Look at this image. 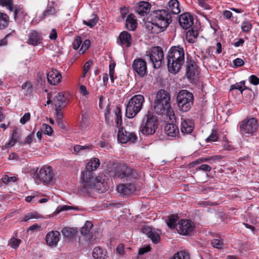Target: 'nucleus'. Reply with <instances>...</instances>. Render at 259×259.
<instances>
[{
  "mask_svg": "<svg viewBox=\"0 0 259 259\" xmlns=\"http://www.w3.org/2000/svg\"><path fill=\"white\" fill-rule=\"evenodd\" d=\"M153 109L156 113L159 115H165L171 119V116H174V112L171 106H164L163 103L155 101L153 105Z\"/></svg>",
  "mask_w": 259,
  "mask_h": 259,
  "instance_id": "obj_12",
  "label": "nucleus"
},
{
  "mask_svg": "<svg viewBox=\"0 0 259 259\" xmlns=\"http://www.w3.org/2000/svg\"><path fill=\"white\" fill-rule=\"evenodd\" d=\"M177 101L179 110L182 112H187L193 105V94L186 90H181L177 95Z\"/></svg>",
  "mask_w": 259,
  "mask_h": 259,
  "instance_id": "obj_4",
  "label": "nucleus"
},
{
  "mask_svg": "<svg viewBox=\"0 0 259 259\" xmlns=\"http://www.w3.org/2000/svg\"><path fill=\"white\" fill-rule=\"evenodd\" d=\"M138 25L137 20L133 14H129L126 18L125 26L127 29L131 31L135 30Z\"/></svg>",
  "mask_w": 259,
  "mask_h": 259,
  "instance_id": "obj_30",
  "label": "nucleus"
},
{
  "mask_svg": "<svg viewBox=\"0 0 259 259\" xmlns=\"http://www.w3.org/2000/svg\"><path fill=\"white\" fill-rule=\"evenodd\" d=\"M43 36L40 31L36 30H30L27 34L26 43L34 47L42 46L43 43Z\"/></svg>",
  "mask_w": 259,
  "mask_h": 259,
  "instance_id": "obj_13",
  "label": "nucleus"
},
{
  "mask_svg": "<svg viewBox=\"0 0 259 259\" xmlns=\"http://www.w3.org/2000/svg\"><path fill=\"white\" fill-rule=\"evenodd\" d=\"M171 16L167 10L154 11L151 14V21L146 24L147 28L151 33L163 32L171 22Z\"/></svg>",
  "mask_w": 259,
  "mask_h": 259,
  "instance_id": "obj_1",
  "label": "nucleus"
},
{
  "mask_svg": "<svg viewBox=\"0 0 259 259\" xmlns=\"http://www.w3.org/2000/svg\"><path fill=\"white\" fill-rule=\"evenodd\" d=\"M56 13L57 11L54 7L52 6H48L43 13V16L46 17L50 16H54L56 14Z\"/></svg>",
  "mask_w": 259,
  "mask_h": 259,
  "instance_id": "obj_48",
  "label": "nucleus"
},
{
  "mask_svg": "<svg viewBox=\"0 0 259 259\" xmlns=\"http://www.w3.org/2000/svg\"><path fill=\"white\" fill-rule=\"evenodd\" d=\"M21 242L20 239L13 237L10 240L9 244L12 248L16 249L19 247Z\"/></svg>",
  "mask_w": 259,
  "mask_h": 259,
  "instance_id": "obj_51",
  "label": "nucleus"
},
{
  "mask_svg": "<svg viewBox=\"0 0 259 259\" xmlns=\"http://www.w3.org/2000/svg\"><path fill=\"white\" fill-rule=\"evenodd\" d=\"M20 137L18 133V130L15 127L12 131V133L11 136V140L10 141L5 144L6 148H9L13 146L16 143L18 142L19 139Z\"/></svg>",
  "mask_w": 259,
  "mask_h": 259,
  "instance_id": "obj_31",
  "label": "nucleus"
},
{
  "mask_svg": "<svg viewBox=\"0 0 259 259\" xmlns=\"http://www.w3.org/2000/svg\"><path fill=\"white\" fill-rule=\"evenodd\" d=\"M158 123L157 117L149 112L143 119L140 131L143 135H153L157 128Z\"/></svg>",
  "mask_w": 259,
  "mask_h": 259,
  "instance_id": "obj_5",
  "label": "nucleus"
},
{
  "mask_svg": "<svg viewBox=\"0 0 259 259\" xmlns=\"http://www.w3.org/2000/svg\"><path fill=\"white\" fill-rule=\"evenodd\" d=\"M32 175L38 183H42L44 184H48L52 182L55 176L52 167L50 166H44L39 170L38 168L35 170L33 169Z\"/></svg>",
  "mask_w": 259,
  "mask_h": 259,
  "instance_id": "obj_6",
  "label": "nucleus"
},
{
  "mask_svg": "<svg viewBox=\"0 0 259 259\" xmlns=\"http://www.w3.org/2000/svg\"><path fill=\"white\" fill-rule=\"evenodd\" d=\"M93 224L92 222L87 221L84 226L81 228L80 232L82 235L85 236L89 233L90 230L93 228Z\"/></svg>",
  "mask_w": 259,
  "mask_h": 259,
  "instance_id": "obj_45",
  "label": "nucleus"
},
{
  "mask_svg": "<svg viewBox=\"0 0 259 259\" xmlns=\"http://www.w3.org/2000/svg\"><path fill=\"white\" fill-rule=\"evenodd\" d=\"M252 28V26L248 21H244L241 24V29L245 32H249Z\"/></svg>",
  "mask_w": 259,
  "mask_h": 259,
  "instance_id": "obj_52",
  "label": "nucleus"
},
{
  "mask_svg": "<svg viewBox=\"0 0 259 259\" xmlns=\"http://www.w3.org/2000/svg\"><path fill=\"white\" fill-rule=\"evenodd\" d=\"M132 40L131 34L126 31H123L120 33L117 42L122 47L128 48L131 46Z\"/></svg>",
  "mask_w": 259,
  "mask_h": 259,
  "instance_id": "obj_22",
  "label": "nucleus"
},
{
  "mask_svg": "<svg viewBox=\"0 0 259 259\" xmlns=\"http://www.w3.org/2000/svg\"><path fill=\"white\" fill-rule=\"evenodd\" d=\"M98 20V15L96 14H93L91 18L88 20H83V23L90 28H92L97 24Z\"/></svg>",
  "mask_w": 259,
  "mask_h": 259,
  "instance_id": "obj_40",
  "label": "nucleus"
},
{
  "mask_svg": "<svg viewBox=\"0 0 259 259\" xmlns=\"http://www.w3.org/2000/svg\"><path fill=\"white\" fill-rule=\"evenodd\" d=\"M47 74H45L43 72L39 71L37 74L36 81L38 84L41 86L45 85L46 83V78Z\"/></svg>",
  "mask_w": 259,
  "mask_h": 259,
  "instance_id": "obj_46",
  "label": "nucleus"
},
{
  "mask_svg": "<svg viewBox=\"0 0 259 259\" xmlns=\"http://www.w3.org/2000/svg\"><path fill=\"white\" fill-rule=\"evenodd\" d=\"M178 221V217L177 215H171L169 217L168 222H167V225L170 229H177V226L178 225V223L177 224V222Z\"/></svg>",
  "mask_w": 259,
  "mask_h": 259,
  "instance_id": "obj_42",
  "label": "nucleus"
},
{
  "mask_svg": "<svg viewBox=\"0 0 259 259\" xmlns=\"http://www.w3.org/2000/svg\"><path fill=\"white\" fill-rule=\"evenodd\" d=\"M167 66L168 71L174 74L181 69L185 61V52L183 47H172L167 55Z\"/></svg>",
  "mask_w": 259,
  "mask_h": 259,
  "instance_id": "obj_2",
  "label": "nucleus"
},
{
  "mask_svg": "<svg viewBox=\"0 0 259 259\" xmlns=\"http://www.w3.org/2000/svg\"><path fill=\"white\" fill-rule=\"evenodd\" d=\"M212 246L215 248L222 249L224 248V244L223 239L219 237V238L213 239L211 241Z\"/></svg>",
  "mask_w": 259,
  "mask_h": 259,
  "instance_id": "obj_43",
  "label": "nucleus"
},
{
  "mask_svg": "<svg viewBox=\"0 0 259 259\" xmlns=\"http://www.w3.org/2000/svg\"><path fill=\"white\" fill-rule=\"evenodd\" d=\"M41 131L46 135L50 136L53 132L52 127L49 124L43 123L41 126Z\"/></svg>",
  "mask_w": 259,
  "mask_h": 259,
  "instance_id": "obj_49",
  "label": "nucleus"
},
{
  "mask_svg": "<svg viewBox=\"0 0 259 259\" xmlns=\"http://www.w3.org/2000/svg\"><path fill=\"white\" fill-rule=\"evenodd\" d=\"M114 177L123 181L137 179L138 174L134 169L130 168L125 164H118L114 170Z\"/></svg>",
  "mask_w": 259,
  "mask_h": 259,
  "instance_id": "obj_7",
  "label": "nucleus"
},
{
  "mask_svg": "<svg viewBox=\"0 0 259 259\" xmlns=\"http://www.w3.org/2000/svg\"><path fill=\"white\" fill-rule=\"evenodd\" d=\"M63 235L68 238H72L76 234V231L73 228H65L62 230Z\"/></svg>",
  "mask_w": 259,
  "mask_h": 259,
  "instance_id": "obj_44",
  "label": "nucleus"
},
{
  "mask_svg": "<svg viewBox=\"0 0 259 259\" xmlns=\"http://www.w3.org/2000/svg\"><path fill=\"white\" fill-rule=\"evenodd\" d=\"M17 180V178L16 177H8L7 175H5L2 178V181L3 183L7 184L11 182H15Z\"/></svg>",
  "mask_w": 259,
  "mask_h": 259,
  "instance_id": "obj_54",
  "label": "nucleus"
},
{
  "mask_svg": "<svg viewBox=\"0 0 259 259\" xmlns=\"http://www.w3.org/2000/svg\"><path fill=\"white\" fill-rule=\"evenodd\" d=\"M48 82L53 85H56L61 81L62 75L57 69H52L47 73Z\"/></svg>",
  "mask_w": 259,
  "mask_h": 259,
  "instance_id": "obj_21",
  "label": "nucleus"
},
{
  "mask_svg": "<svg viewBox=\"0 0 259 259\" xmlns=\"http://www.w3.org/2000/svg\"><path fill=\"white\" fill-rule=\"evenodd\" d=\"M40 218V214H39L36 211H33L28 213L27 214H26L25 217L23 218V221L24 222H27L30 219H37Z\"/></svg>",
  "mask_w": 259,
  "mask_h": 259,
  "instance_id": "obj_47",
  "label": "nucleus"
},
{
  "mask_svg": "<svg viewBox=\"0 0 259 259\" xmlns=\"http://www.w3.org/2000/svg\"><path fill=\"white\" fill-rule=\"evenodd\" d=\"M30 113L29 112H27L25 113L22 117L20 118V122L22 124H25L27 121H29L30 119Z\"/></svg>",
  "mask_w": 259,
  "mask_h": 259,
  "instance_id": "obj_58",
  "label": "nucleus"
},
{
  "mask_svg": "<svg viewBox=\"0 0 259 259\" xmlns=\"http://www.w3.org/2000/svg\"><path fill=\"white\" fill-rule=\"evenodd\" d=\"M194 224L189 220H181L178 223L177 230L180 234L190 235L194 231Z\"/></svg>",
  "mask_w": 259,
  "mask_h": 259,
  "instance_id": "obj_15",
  "label": "nucleus"
},
{
  "mask_svg": "<svg viewBox=\"0 0 259 259\" xmlns=\"http://www.w3.org/2000/svg\"><path fill=\"white\" fill-rule=\"evenodd\" d=\"M93 145H88L84 146H81L79 145H76L73 147V153L78 154L81 153L83 151H87L91 150L93 148Z\"/></svg>",
  "mask_w": 259,
  "mask_h": 259,
  "instance_id": "obj_41",
  "label": "nucleus"
},
{
  "mask_svg": "<svg viewBox=\"0 0 259 259\" xmlns=\"http://www.w3.org/2000/svg\"><path fill=\"white\" fill-rule=\"evenodd\" d=\"M145 102L144 97L140 94L132 97L126 106L125 116L132 118L136 116L143 108Z\"/></svg>",
  "mask_w": 259,
  "mask_h": 259,
  "instance_id": "obj_3",
  "label": "nucleus"
},
{
  "mask_svg": "<svg viewBox=\"0 0 259 259\" xmlns=\"http://www.w3.org/2000/svg\"><path fill=\"white\" fill-rule=\"evenodd\" d=\"M222 159V156L221 155H213L208 156L205 158H201L196 161V163H199L200 162H208L210 164L215 163L218 161H220Z\"/></svg>",
  "mask_w": 259,
  "mask_h": 259,
  "instance_id": "obj_38",
  "label": "nucleus"
},
{
  "mask_svg": "<svg viewBox=\"0 0 259 259\" xmlns=\"http://www.w3.org/2000/svg\"><path fill=\"white\" fill-rule=\"evenodd\" d=\"M257 127V121L254 118L247 120H244L240 125V131L242 133L251 135L256 131Z\"/></svg>",
  "mask_w": 259,
  "mask_h": 259,
  "instance_id": "obj_14",
  "label": "nucleus"
},
{
  "mask_svg": "<svg viewBox=\"0 0 259 259\" xmlns=\"http://www.w3.org/2000/svg\"><path fill=\"white\" fill-rule=\"evenodd\" d=\"M132 68L140 76H144L147 73V63L142 58L134 60L132 64Z\"/></svg>",
  "mask_w": 259,
  "mask_h": 259,
  "instance_id": "obj_17",
  "label": "nucleus"
},
{
  "mask_svg": "<svg viewBox=\"0 0 259 259\" xmlns=\"http://www.w3.org/2000/svg\"><path fill=\"white\" fill-rule=\"evenodd\" d=\"M194 128L193 121L189 118H182L181 124V132L184 134H191Z\"/></svg>",
  "mask_w": 259,
  "mask_h": 259,
  "instance_id": "obj_26",
  "label": "nucleus"
},
{
  "mask_svg": "<svg viewBox=\"0 0 259 259\" xmlns=\"http://www.w3.org/2000/svg\"><path fill=\"white\" fill-rule=\"evenodd\" d=\"M198 169L205 172H209L211 170V167L207 164H202L198 167Z\"/></svg>",
  "mask_w": 259,
  "mask_h": 259,
  "instance_id": "obj_61",
  "label": "nucleus"
},
{
  "mask_svg": "<svg viewBox=\"0 0 259 259\" xmlns=\"http://www.w3.org/2000/svg\"><path fill=\"white\" fill-rule=\"evenodd\" d=\"M147 56L150 59V62L154 68H159L163 62L164 53L160 47H153L147 54Z\"/></svg>",
  "mask_w": 259,
  "mask_h": 259,
  "instance_id": "obj_8",
  "label": "nucleus"
},
{
  "mask_svg": "<svg viewBox=\"0 0 259 259\" xmlns=\"http://www.w3.org/2000/svg\"><path fill=\"white\" fill-rule=\"evenodd\" d=\"M27 13L25 12L22 8L20 6H15V12L14 14V19L15 21H19L21 19L23 18Z\"/></svg>",
  "mask_w": 259,
  "mask_h": 259,
  "instance_id": "obj_37",
  "label": "nucleus"
},
{
  "mask_svg": "<svg viewBox=\"0 0 259 259\" xmlns=\"http://www.w3.org/2000/svg\"><path fill=\"white\" fill-rule=\"evenodd\" d=\"M170 95L169 93L164 90H160L157 93L155 101L163 103L164 106H167L171 105Z\"/></svg>",
  "mask_w": 259,
  "mask_h": 259,
  "instance_id": "obj_25",
  "label": "nucleus"
},
{
  "mask_svg": "<svg viewBox=\"0 0 259 259\" xmlns=\"http://www.w3.org/2000/svg\"><path fill=\"white\" fill-rule=\"evenodd\" d=\"M60 234L58 231H52L47 234L46 240L50 246H55L59 241Z\"/></svg>",
  "mask_w": 259,
  "mask_h": 259,
  "instance_id": "obj_28",
  "label": "nucleus"
},
{
  "mask_svg": "<svg viewBox=\"0 0 259 259\" xmlns=\"http://www.w3.org/2000/svg\"><path fill=\"white\" fill-rule=\"evenodd\" d=\"M168 5V10L172 14H178L180 13V4L178 0H170Z\"/></svg>",
  "mask_w": 259,
  "mask_h": 259,
  "instance_id": "obj_33",
  "label": "nucleus"
},
{
  "mask_svg": "<svg viewBox=\"0 0 259 259\" xmlns=\"http://www.w3.org/2000/svg\"><path fill=\"white\" fill-rule=\"evenodd\" d=\"M234 64L237 67H240L244 65V61L240 58H236L233 61Z\"/></svg>",
  "mask_w": 259,
  "mask_h": 259,
  "instance_id": "obj_62",
  "label": "nucleus"
},
{
  "mask_svg": "<svg viewBox=\"0 0 259 259\" xmlns=\"http://www.w3.org/2000/svg\"><path fill=\"white\" fill-rule=\"evenodd\" d=\"M250 82L253 85L259 84V78L255 75H251L249 77Z\"/></svg>",
  "mask_w": 259,
  "mask_h": 259,
  "instance_id": "obj_60",
  "label": "nucleus"
},
{
  "mask_svg": "<svg viewBox=\"0 0 259 259\" xmlns=\"http://www.w3.org/2000/svg\"><path fill=\"white\" fill-rule=\"evenodd\" d=\"M100 165V161L98 158L94 157L91 158L87 163L85 169L82 172L81 175L94 178L93 171L97 169Z\"/></svg>",
  "mask_w": 259,
  "mask_h": 259,
  "instance_id": "obj_18",
  "label": "nucleus"
},
{
  "mask_svg": "<svg viewBox=\"0 0 259 259\" xmlns=\"http://www.w3.org/2000/svg\"><path fill=\"white\" fill-rule=\"evenodd\" d=\"M198 32L195 27H192L191 29L186 32V39L190 43H194L196 39L198 37Z\"/></svg>",
  "mask_w": 259,
  "mask_h": 259,
  "instance_id": "obj_35",
  "label": "nucleus"
},
{
  "mask_svg": "<svg viewBox=\"0 0 259 259\" xmlns=\"http://www.w3.org/2000/svg\"><path fill=\"white\" fill-rule=\"evenodd\" d=\"M58 37L57 32L55 29H52L49 35V38L51 40H56Z\"/></svg>",
  "mask_w": 259,
  "mask_h": 259,
  "instance_id": "obj_63",
  "label": "nucleus"
},
{
  "mask_svg": "<svg viewBox=\"0 0 259 259\" xmlns=\"http://www.w3.org/2000/svg\"><path fill=\"white\" fill-rule=\"evenodd\" d=\"M115 65L114 64H111L109 65V75L110 78V80L112 82H114V68H115Z\"/></svg>",
  "mask_w": 259,
  "mask_h": 259,
  "instance_id": "obj_56",
  "label": "nucleus"
},
{
  "mask_svg": "<svg viewBox=\"0 0 259 259\" xmlns=\"http://www.w3.org/2000/svg\"><path fill=\"white\" fill-rule=\"evenodd\" d=\"M107 251L100 247H95L93 251V256L95 259H105L107 257Z\"/></svg>",
  "mask_w": 259,
  "mask_h": 259,
  "instance_id": "obj_34",
  "label": "nucleus"
},
{
  "mask_svg": "<svg viewBox=\"0 0 259 259\" xmlns=\"http://www.w3.org/2000/svg\"><path fill=\"white\" fill-rule=\"evenodd\" d=\"M179 22L180 26L183 29H189L194 24L193 16L190 13H184L180 15Z\"/></svg>",
  "mask_w": 259,
  "mask_h": 259,
  "instance_id": "obj_19",
  "label": "nucleus"
},
{
  "mask_svg": "<svg viewBox=\"0 0 259 259\" xmlns=\"http://www.w3.org/2000/svg\"><path fill=\"white\" fill-rule=\"evenodd\" d=\"M117 191L123 196H127L132 193H134L136 187L133 184H119L117 188Z\"/></svg>",
  "mask_w": 259,
  "mask_h": 259,
  "instance_id": "obj_27",
  "label": "nucleus"
},
{
  "mask_svg": "<svg viewBox=\"0 0 259 259\" xmlns=\"http://www.w3.org/2000/svg\"><path fill=\"white\" fill-rule=\"evenodd\" d=\"M94 189H95L100 193H103L105 192L108 188L107 182L105 179L101 176L94 178L93 181Z\"/></svg>",
  "mask_w": 259,
  "mask_h": 259,
  "instance_id": "obj_23",
  "label": "nucleus"
},
{
  "mask_svg": "<svg viewBox=\"0 0 259 259\" xmlns=\"http://www.w3.org/2000/svg\"><path fill=\"white\" fill-rule=\"evenodd\" d=\"M218 139V136L217 131L215 130H212L211 134L206 139L207 142H215Z\"/></svg>",
  "mask_w": 259,
  "mask_h": 259,
  "instance_id": "obj_53",
  "label": "nucleus"
},
{
  "mask_svg": "<svg viewBox=\"0 0 259 259\" xmlns=\"http://www.w3.org/2000/svg\"><path fill=\"white\" fill-rule=\"evenodd\" d=\"M245 84V81L242 80L240 82L232 84L230 86V92H231L234 90H238L240 92L241 94H242L244 90H248L249 92V93L251 94V93L252 92L251 89L246 87Z\"/></svg>",
  "mask_w": 259,
  "mask_h": 259,
  "instance_id": "obj_32",
  "label": "nucleus"
},
{
  "mask_svg": "<svg viewBox=\"0 0 259 259\" xmlns=\"http://www.w3.org/2000/svg\"><path fill=\"white\" fill-rule=\"evenodd\" d=\"M81 183L79 188V192L84 196L89 195L94 189V178L81 175Z\"/></svg>",
  "mask_w": 259,
  "mask_h": 259,
  "instance_id": "obj_10",
  "label": "nucleus"
},
{
  "mask_svg": "<svg viewBox=\"0 0 259 259\" xmlns=\"http://www.w3.org/2000/svg\"><path fill=\"white\" fill-rule=\"evenodd\" d=\"M151 5L147 2L141 1L135 6L136 12L140 16L146 15L150 11Z\"/></svg>",
  "mask_w": 259,
  "mask_h": 259,
  "instance_id": "obj_24",
  "label": "nucleus"
},
{
  "mask_svg": "<svg viewBox=\"0 0 259 259\" xmlns=\"http://www.w3.org/2000/svg\"><path fill=\"white\" fill-rule=\"evenodd\" d=\"M82 40L81 37L77 36L72 43L73 48L75 50H77L80 46Z\"/></svg>",
  "mask_w": 259,
  "mask_h": 259,
  "instance_id": "obj_55",
  "label": "nucleus"
},
{
  "mask_svg": "<svg viewBox=\"0 0 259 259\" xmlns=\"http://www.w3.org/2000/svg\"><path fill=\"white\" fill-rule=\"evenodd\" d=\"M165 134L169 137H175L179 134L177 125L173 123H167L164 127Z\"/></svg>",
  "mask_w": 259,
  "mask_h": 259,
  "instance_id": "obj_29",
  "label": "nucleus"
},
{
  "mask_svg": "<svg viewBox=\"0 0 259 259\" xmlns=\"http://www.w3.org/2000/svg\"><path fill=\"white\" fill-rule=\"evenodd\" d=\"M137 140V137L134 133L128 132L123 127L119 128L117 133V140L119 142L122 144L128 142L135 143Z\"/></svg>",
  "mask_w": 259,
  "mask_h": 259,
  "instance_id": "obj_11",
  "label": "nucleus"
},
{
  "mask_svg": "<svg viewBox=\"0 0 259 259\" xmlns=\"http://www.w3.org/2000/svg\"><path fill=\"white\" fill-rule=\"evenodd\" d=\"M223 16L226 19L230 20L233 17L232 13L228 10H225L223 12Z\"/></svg>",
  "mask_w": 259,
  "mask_h": 259,
  "instance_id": "obj_64",
  "label": "nucleus"
},
{
  "mask_svg": "<svg viewBox=\"0 0 259 259\" xmlns=\"http://www.w3.org/2000/svg\"><path fill=\"white\" fill-rule=\"evenodd\" d=\"M90 45H91L90 40L89 39H85L83 41L81 48L79 49V53L80 54H83L85 52V51L90 48Z\"/></svg>",
  "mask_w": 259,
  "mask_h": 259,
  "instance_id": "obj_50",
  "label": "nucleus"
},
{
  "mask_svg": "<svg viewBox=\"0 0 259 259\" xmlns=\"http://www.w3.org/2000/svg\"><path fill=\"white\" fill-rule=\"evenodd\" d=\"M9 23V16L6 13L0 12V30L7 28Z\"/></svg>",
  "mask_w": 259,
  "mask_h": 259,
  "instance_id": "obj_36",
  "label": "nucleus"
},
{
  "mask_svg": "<svg viewBox=\"0 0 259 259\" xmlns=\"http://www.w3.org/2000/svg\"><path fill=\"white\" fill-rule=\"evenodd\" d=\"M93 62L91 60L86 62L83 65V76H85L88 71L90 70L91 66L93 65Z\"/></svg>",
  "mask_w": 259,
  "mask_h": 259,
  "instance_id": "obj_57",
  "label": "nucleus"
},
{
  "mask_svg": "<svg viewBox=\"0 0 259 259\" xmlns=\"http://www.w3.org/2000/svg\"><path fill=\"white\" fill-rule=\"evenodd\" d=\"M68 94L66 92H59L54 97L53 104L55 110H62L67 104Z\"/></svg>",
  "mask_w": 259,
  "mask_h": 259,
  "instance_id": "obj_16",
  "label": "nucleus"
},
{
  "mask_svg": "<svg viewBox=\"0 0 259 259\" xmlns=\"http://www.w3.org/2000/svg\"><path fill=\"white\" fill-rule=\"evenodd\" d=\"M21 88L24 91V94L26 96H30L32 93L33 85L30 81H26L24 82L21 86Z\"/></svg>",
  "mask_w": 259,
  "mask_h": 259,
  "instance_id": "obj_39",
  "label": "nucleus"
},
{
  "mask_svg": "<svg viewBox=\"0 0 259 259\" xmlns=\"http://www.w3.org/2000/svg\"><path fill=\"white\" fill-rule=\"evenodd\" d=\"M199 74V67L190 56L187 57L185 76L189 80H194Z\"/></svg>",
  "mask_w": 259,
  "mask_h": 259,
  "instance_id": "obj_9",
  "label": "nucleus"
},
{
  "mask_svg": "<svg viewBox=\"0 0 259 259\" xmlns=\"http://www.w3.org/2000/svg\"><path fill=\"white\" fill-rule=\"evenodd\" d=\"M34 138V132H33L30 135L27 136L24 140V144H28L30 145V144L33 141V139Z\"/></svg>",
  "mask_w": 259,
  "mask_h": 259,
  "instance_id": "obj_59",
  "label": "nucleus"
},
{
  "mask_svg": "<svg viewBox=\"0 0 259 259\" xmlns=\"http://www.w3.org/2000/svg\"><path fill=\"white\" fill-rule=\"evenodd\" d=\"M143 232L146 234L154 244L158 243L160 241L161 232L160 230H155L149 226H145L142 229Z\"/></svg>",
  "mask_w": 259,
  "mask_h": 259,
  "instance_id": "obj_20",
  "label": "nucleus"
}]
</instances>
